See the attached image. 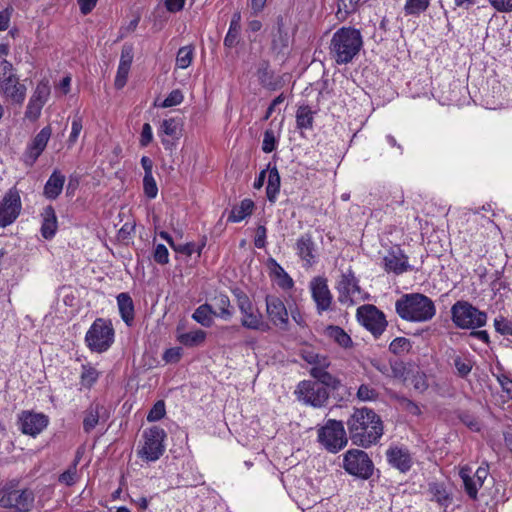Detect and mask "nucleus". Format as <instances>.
<instances>
[{
	"instance_id": "nucleus-1",
	"label": "nucleus",
	"mask_w": 512,
	"mask_h": 512,
	"mask_svg": "<svg viewBox=\"0 0 512 512\" xmlns=\"http://www.w3.org/2000/svg\"><path fill=\"white\" fill-rule=\"evenodd\" d=\"M346 425L352 444L362 448L377 444L384 433L381 417L367 407L354 409Z\"/></svg>"
},
{
	"instance_id": "nucleus-2",
	"label": "nucleus",
	"mask_w": 512,
	"mask_h": 512,
	"mask_svg": "<svg viewBox=\"0 0 512 512\" xmlns=\"http://www.w3.org/2000/svg\"><path fill=\"white\" fill-rule=\"evenodd\" d=\"M398 316L409 322H426L436 314L434 302L421 293L403 294L395 302Z\"/></svg>"
},
{
	"instance_id": "nucleus-3",
	"label": "nucleus",
	"mask_w": 512,
	"mask_h": 512,
	"mask_svg": "<svg viewBox=\"0 0 512 512\" xmlns=\"http://www.w3.org/2000/svg\"><path fill=\"white\" fill-rule=\"evenodd\" d=\"M363 45L359 30L352 27H342L332 36L330 55L339 65L347 64L359 53Z\"/></svg>"
},
{
	"instance_id": "nucleus-4",
	"label": "nucleus",
	"mask_w": 512,
	"mask_h": 512,
	"mask_svg": "<svg viewBox=\"0 0 512 512\" xmlns=\"http://www.w3.org/2000/svg\"><path fill=\"white\" fill-rule=\"evenodd\" d=\"M19 481H6L1 490L0 506L15 512H29L34 507L35 494L29 489H18Z\"/></svg>"
},
{
	"instance_id": "nucleus-5",
	"label": "nucleus",
	"mask_w": 512,
	"mask_h": 512,
	"mask_svg": "<svg viewBox=\"0 0 512 512\" xmlns=\"http://www.w3.org/2000/svg\"><path fill=\"white\" fill-rule=\"evenodd\" d=\"M451 319L460 329H477L486 325L487 313L479 310L470 302L459 300L451 307Z\"/></svg>"
},
{
	"instance_id": "nucleus-6",
	"label": "nucleus",
	"mask_w": 512,
	"mask_h": 512,
	"mask_svg": "<svg viewBox=\"0 0 512 512\" xmlns=\"http://www.w3.org/2000/svg\"><path fill=\"white\" fill-rule=\"evenodd\" d=\"M114 328L110 320L97 318L85 335V343L92 352L103 353L114 342Z\"/></svg>"
},
{
	"instance_id": "nucleus-7",
	"label": "nucleus",
	"mask_w": 512,
	"mask_h": 512,
	"mask_svg": "<svg viewBox=\"0 0 512 512\" xmlns=\"http://www.w3.org/2000/svg\"><path fill=\"white\" fill-rule=\"evenodd\" d=\"M234 295L242 314L241 325L250 330L268 331L269 325L264 321L263 315L253 305L248 295L239 289L234 291Z\"/></svg>"
},
{
	"instance_id": "nucleus-8",
	"label": "nucleus",
	"mask_w": 512,
	"mask_h": 512,
	"mask_svg": "<svg viewBox=\"0 0 512 512\" xmlns=\"http://www.w3.org/2000/svg\"><path fill=\"white\" fill-rule=\"evenodd\" d=\"M318 441L332 453H337L343 449L348 442L343 422L329 419L318 430Z\"/></svg>"
},
{
	"instance_id": "nucleus-9",
	"label": "nucleus",
	"mask_w": 512,
	"mask_h": 512,
	"mask_svg": "<svg viewBox=\"0 0 512 512\" xmlns=\"http://www.w3.org/2000/svg\"><path fill=\"white\" fill-rule=\"evenodd\" d=\"M344 470L357 478L367 480L374 472V464L368 454L359 449H350L344 454Z\"/></svg>"
},
{
	"instance_id": "nucleus-10",
	"label": "nucleus",
	"mask_w": 512,
	"mask_h": 512,
	"mask_svg": "<svg viewBox=\"0 0 512 512\" xmlns=\"http://www.w3.org/2000/svg\"><path fill=\"white\" fill-rule=\"evenodd\" d=\"M143 437L145 441L143 447L138 451L139 457L149 462L158 460L165 451V430L159 426H152L144 431Z\"/></svg>"
},
{
	"instance_id": "nucleus-11",
	"label": "nucleus",
	"mask_w": 512,
	"mask_h": 512,
	"mask_svg": "<svg viewBox=\"0 0 512 512\" xmlns=\"http://www.w3.org/2000/svg\"><path fill=\"white\" fill-rule=\"evenodd\" d=\"M297 399L314 408L326 406L329 399L328 390L318 382L303 380L299 382L295 390Z\"/></svg>"
},
{
	"instance_id": "nucleus-12",
	"label": "nucleus",
	"mask_w": 512,
	"mask_h": 512,
	"mask_svg": "<svg viewBox=\"0 0 512 512\" xmlns=\"http://www.w3.org/2000/svg\"><path fill=\"white\" fill-rule=\"evenodd\" d=\"M357 318L375 337H379L388 324L384 313L371 304L360 306L357 309Z\"/></svg>"
},
{
	"instance_id": "nucleus-13",
	"label": "nucleus",
	"mask_w": 512,
	"mask_h": 512,
	"mask_svg": "<svg viewBox=\"0 0 512 512\" xmlns=\"http://www.w3.org/2000/svg\"><path fill=\"white\" fill-rule=\"evenodd\" d=\"M22 208L20 194L17 189H10L0 202V227L12 224L19 216Z\"/></svg>"
},
{
	"instance_id": "nucleus-14",
	"label": "nucleus",
	"mask_w": 512,
	"mask_h": 512,
	"mask_svg": "<svg viewBox=\"0 0 512 512\" xmlns=\"http://www.w3.org/2000/svg\"><path fill=\"white\" fill-rule=\"evenodd\" d=\"M310 290L319 315L325 311L331 310L333 296L329 290L326 278H313L310 282Z\"/></svg>"
},
{
	"instance_id": "nucleus-15",
	"label": "nucleus",
	"mask_w": 512,
	"mask_h": 512,
	"mask_svg": "<svg viewBox=\"0 0 512 512\" xmlns=\"http://www.w3.org/2000/svg\"><path fill=\"white\" fill-rule=\"evenodd\" d=\"M18 421L21 432L32 437L40 434L49 423V419L46 415L31 411H23L19 415Z\"/></svg>"
},
{
	"instance_id": "nucleus-16",
	"label": "nucleus",
	"mask_w": 512,
	"mask_h": 512,
	"mask_svg": "<svg viewBox=\"0 0 512 512\" xmlns=\"http://www.w3.org/2000/svg\"><path fill=\"white\" fill-rule=\"evenodd\" d=\"M266 312L270 321L282 330L288 328V311L283 301L274 295H267L265 298Z\"/></svg>"
},
{
	"instance_id": "nucleus-17",
	"label": "nucleus",
	"mask_w": 512,
	"mask_h": 512,
	"mask_svg": "<svg viewBox=\"0 0 512 512\" xmlns=\"http://www.w3.org/2000/svg\"><path fill=\"white\" fill-rule=\"evenodd\" d=\"M52 129L50 126H45L40 132L32 139L31 143L27 146L23 155L25 164L32 166L42 152L45 150L47 143L51 137Z\"/></svg>"
},
{
	"instance_id": "nucleus-18",
	"label": "nucleus",
	"mask_w": 512,
	"mask_h": 512,
	"mask_svg": "<svg viewBox=\"0 0 512 512\" xmlns=\"http://www.w3.org/2000/svg\"><path fill=\"white\" fill-rule=\"evenodd\" d=\"M337 289L339 292L338 301L340 303L350 305L354 304V297L356 294H360L361 290L358 280L351 269L342 274Z\"/></svg>"
},
{
	"instance_id": "nucleus-19",
	"label": "nucleus",
	"mask_w": 512,
	"mask_h": 512,
	"mask_svg": "<svg viewBox=\"0 0 512 512\" xmlns=\"http://www.w3.org/2000/svg\"><path fill=\"white\" fill-rule=\"evenodd\" d=\"M384 268L387 272H393L400 275L413 268L408 264V257L399 248H392L383 258Z\"/></svg>"
},
{
	"instance_id": "nucleus-20",
	"label": "nucleus",
	"mask_w": 512,
	"mask_h": 512,
	"mask_svg": "<svg viewBox=\"0 0 512 512\" xmlns=\"http://www.w3.org/2000/svg\"><path fill=\"white\" fill-rule=\"evenodd\" d=\"M386 456L388 463L402 473L409 471L412 466V457L405 448L390 447L386 452Z\"/></svg>"
},
{
	"instance_id": "nucleus-21",
	"label": "nucleus",
	"mask_w": 512,
	"mask_h": 512,
	"mask_svg": "<svg viewBox=\"0 0 512 512\" xmlns=\"http://www.w3.org/2000/svg\"><path fill=\"white\" fill-rule=\"evenodd\" d=\"M297 255L311 266L316 261V246L312 239L311 234L306 233L301 235L296 241Z\"/></svg>"
},
{
	"instance_id": "nucleus-22",
	"label": "nucleus",
	"mask_w": 512,
	"mask_h": 512,
	"mask_svg": "<svg viewBox=\"0 0 512 512\" xmlns=\"http://www.w3.org/2000/svg\"><path fill=\"white\" fill-rule=\"evenodd\" d=\"M0 91L10 100L21 104L26 95V87L20 84L15 76L0 82Z\"/></svg>"
},
{
	"instance_id": "nucleus-23",
	"label": "nucleus",
	"mask_w": 512,
	"mask_h": 512,
	"mask_svg": "<svg viewBox=\"0 0 512 512\" xmlns=\"http://www.w3.org/2000/svg\"><path fill=\"white\" fill-rule=\"evenodd\" d=\"M267 265L270 270V277L275 279L280 288L288 290L293 287V279L274 258H269Z\"/></svg>"
},
{
	"instance_id": "nucleus-24",
	"label": "nucleus",
	"mask_w": 512,
	"mask_h": 512,
	"mask_svg": "<svg viewBox=\"0 0 512 512\" xmlns=\"http://www.w3.org/2000/svg\"><path fill=\"white\" fill-rule=\"evenodd\" d=\"M116 299L121 319L128 327L133 326L135 309L131 296L126 292H122L117 295Z\"/></svg>"
},
{
	"instance_id": "nucleus-25",
	"label": "nucleus",
	"mask_w": 512,
	"mask_h": 512,
	"mask_svg": "<svg viewBox=\"0 0 512 512\" xmlns=\"http://www.w3.org/2000/svg\"><path fill=\"white\" fill-rule=\"evenodd\" d=\"M277 30L272 33L271 49L277 54L284 53L289 47V35L284 27L282 16L277 18Z\"/></svg>"
},
{
	"instance_id": "nucleus-26",
	"label": "nucleus",
	"mask_w": 512,
	"mask_h": 512,
	"mask_svg": "<svg viewBox=\"0 0 512 512\" xmlns=\"http://www.w3.org/2000/svg\"><path fill=\"white\" fill-rule=\"evenodd\" d=\"M43 221L41 225V235L43 238L52 239L57 231L58 222L54 208L51 205L46 206L41 214Z\"/></svg>"
},
{
	"instance_id": "nucleus-27",
	"label": "nucleus",
	"mask_w": 512,
	"mask_h": 512,
	"mask_svg": "<svg viewBox=\"0 0 512 512\" xmlns=\"http://www.w3.org/2000/svg\"><path fill=\"white\" fill-rule=\"evenodd\" d=\"M65 179L59 170H54L44 185L43 195L50 200L56 199L63 190Z\"/></svg>"
},
{
	"instance_id": "nucleus-28",
	"label": "nucleus",
	"mask_w": 512,
	"mask_h": 512,
	"mask_svg": "<svg viewBox=\"0 0 512 512\" xmlns=\"http://www.w3.org/2000/svg\"><path fill=\"white\" fill-rule=\"evenodd\" d=\"M105 410L104 406L98 402H93L84 412L83 430L90 433L99 423L102 418V412Z\"/></svg>"
},
{
	"instance_id": "nucleus-29",
	"label": "nucleus",
	"mask_w": 512,
	"mask_h": 512,
	"mask_svg": "<svg viewBox=\"0 0 512 512\" xmlns=\"http://www.w3.org/2000/svg\"><path fill=\"white\" fill-rule=\"evenodd\" d=\"M268 181L266 187L267 199L270 203H275L277 195L280 191V175L276 166L270 168L268 165Z\"/></svg>"
},
{
	"instance_id": "nucleus-30",
	"label": "nucleus",
	"mask_w": 512,
	"mask_h": 512,
	"mask_svg": "<svg viewBox=\"0 0 512 512\" xmlns=\"http://www.w3.org/2000/svg\"><path fill=\"white\" fill-rule=\"evenodd\" d=\"M214 316L224 320H230L234 314L230 299L225 294H219L214 298Z\"/></svg>"
},
{
	"instance_id": "nucleus-31",
	"label": "nucleus",
	"mask_w": 512,
	"mask_h": 512,
	"mask_svg": "<svg viewBox=\"0 0 512 512\" xmlns=\"http://www.w3.org/2000/svg\"><path fill=\"white\" fill-rule=\"evenodd\" d=\"M325 334L342 348L347 349L353 346L351 337L340 326L329 325Z\"/></svg>"
},
{
	"instance_id": "nucleus-32",
	"label": "nucleus",
	"mask_w": 512,
	"mask_h": 512,
	"mask_svg": "<svg viewBox=\"0 0 512 512\" xmlns=\"http://www.w3.org/2000/svg\"><path fill=\"white\" fill-rule=\"evenodd\" d=\"M428 491L432 495L431 500L437 502L442 507H448L452 503V497L447 492L444 484L431 482L428 485Z\"/></svg>"
},
{
	"instance_id": "nucleus-33",
	"label": "nucleus",
	"mask_w": 512,
	"mask_h": 512,
	"mask_svg": "<svg viewBox=\"0 0 512 512\" xmlns=\"http://www.w3.org/2000/svg\"><path fill=\"white\" fill-rule=\"evenodd\" d=\"M258 81L260 84L269 89L276 90L278 87V83L274 79V73L270 70V65L267 61H262L256 72Z\"/></svg>"
},
{
	"instance_id": "nucleus-34",
	"label": "nucleus",
	"mask_w": 512,
	"mask_h": 512,
	"mask_svg": "<svg viewBox=\"0 0 512 512\" xmlns=\"http://www.w3.org/2000/svg\"><path fill=\"white\" fill-rule=\"evenodd\" d=\"M254 202L251 199H244L240 205L234 206L228 216L229 222H240L251 215L254 210Z\"/></svg>"
},
{
	"instance_id": "nucleus-35",
	"label": "nucleus",
	"mask_w": 512,
	"mask_h": 512,
	"mask_svg": "<svg viewBox=\"0 0 512 512\" xmlns=\"http://www.w3.org/2000/svg\"><path fill=\"white\" fill-rule=\"evenodd\" d=\"M459 476L463 481L467 495L472 500H476L478 497V491L481 487L478 486L476 480L471 476V469L468 466L462 467L459 471Z\"/></svg>"
},
{
	"instance_id": "nucleus-36",
	"label": "nucleus",
	"mask_w": 512,
	"mask_h": 512,
	"mask_svg": "<svg viewBox=\"0 0 512 512\" xmlns=\"http://www.w3.org/2000/svg\"><path fill=\"white\" fill-rule=\"evenodd\" d=\"M206 338V332L198 329L177 336V341L186 347H197L201 345Z\"/></svg>"
},
{
	"instance_id": "nucleus-37",
	"label": "nucleus",
	"mask_w": 512,
	"mask_h": 512,
	"mask_svg": "<svg viewBox=\"0 0 512 512\" xmlns=\"http://www.w3.org/2000/svg\"><path fill=\"white\" fill-rule=\"evenodd\" d=\"M314 112L308 105L299 106L296 112V124L299 129H312Z\"/></svg>"
},
{
	"instance_id": "nucleus-38",
	"label": "nucleus",
	"mask_w": 512,
	"mask_h": 512,
	"mask_svg": "<svg viewBox=\"0 0 512 512\" xmlns=\"http://www.w3.org/2000/svg\"><path fill=\"white\" fill-rule=\"evenodd\" d=\"M213 306L205 303L200 305L193 313L192 318L204 327H210L213 323Z\"/></svg>"
},
{
	"instance_id": "nucleus-39",
	"label": "nucleus",
	"mask_w": 512,
	"mask_h": 512,
	"mask_svg": "<svg viewBox=\"0 0 512 512\" xmlns=\"http://www.w3.org/2000/svg\"><path fill=\"white\" fill-rule=\"evenodd\" d=\"M453 363L458 376L461 378H466L474 365V361L469 355H455L453 357Z\"/></svg>"
},
{
	"instance_id": "nucleus-40",
	"label": "nucleus",
	"mask_w": 512,
	"mask_h": 512,
	"mask_svg": "<svg viewBox=\"0 0 512 512\" xmlns=\"http://www.w3.org/2000/svg\"><path fill=\"white\" fill-rule=\"evenodd\" d=\"M194 57V47L192 45L181 47L176 55V67L180 69L188 68Z\"/></svg>"
},
{
	"instance_id": "nucleus-41",
	"label": "nucleus",
	"mask_w": 512,
	"mask_h": 512,
	"mask_svg": "<svg viewBox=\"0 0 512 512\" xmlns=\"http://www.w3.org/2000/svg\"><path fill=\"white\" fill-rule=\"evenodd\" d=\"M99 378V372L90 365H82L80 384L85 388H91Z\"/></svg>"
},
{
	"instance_id": "nucleus-42",
	"label": "nucleus",
	"mask_w": 512,
	"mask_h": 512,
	"mask_svg": "<svg viewBox=\"0 0 512 512\" xmlns=\"http://www.w3.org/2000/svg\"><path fill=\"white\" fill-rule=\"evenodd\" d=\"M411 341L405 337H397L389 344V351L394 355H404L410 352Z\"/></svg>"
},
{
	"instance_id": "nucleus-43",
	"label": "nucleus",
	"mask_w": 512,
	"mask_h": 512,
	"mask_svg": "<svg viewBox=\"0 0 512 512\" xmlns=\"http://www.w3.org/2000/svg\"><path fill=\"white\" fill-rule=\"evenodd\" d=\"M302 359L313 366L329 367L330 361L327 356L315 353L312 350L303 351Z\"/></svg>"
},
{
	"instance_id": "nucleus-44",
	"label": "nucleus",
	"mask_w": 512,
	"mask_h": 512,
	"mask_svg": "<svg viewBox=\"0 0 512 512\" xmlns=\"http://www.w3.org/2000/svg\"><path fill=\"white\" fill-rule=\"evenodd\" d=\"M430 0H406L404 11L406 15H419L427 10Z\"/></svg>"
},
{
	"instance_id": "nucleus-45",
	"label": "nucleus",
	"mask_w": 512,
	"mask_h": 512,
	"mask_svg": "<svg viewBox=\"0 0 512 512\" xmlns=\"http://www.w3.org/2000/svg\"><path fill=\"white\" fill-rule=\"evenodd\" d=\"M494 328L503 336H512V321L502 315L494 319Z\"/></svg>"
},
{
	"instance_id": "nucleus-46",
	"label": "nucleus",
	"mask_w": 512,
	"mask_h": 512,
	"mask_svg": "<svg viewBox=\"0 0 512 512\" xmlns=\"http://www.w3.org/2000/svg\"><path fill=\"white\" fill-rule=\"evenodd\" d=\"M50 95V86L47 81H41L37 84L31 99L45 104Z\"/></svg>"
},
{
	"instance_id": "nucleus-47",
	"label": "nucleus",
	"mask_w": 512,
	"mask_h": 512,
	"mask_svg": "<svg viewBox=\"0 0 512 512\" xmlns=\"http://www.w3.org/2000/svg\"><path fill=\"white\" fill-rule=\"evenodd\" d=\"M360 0H339L337 15L340 18H346V16L352 12H355Z\"/></svg>"
},
{
	"instance_id": "nucleus-48",
	"label": "nucleus",
	"mask_w": 512,
	"mask_h": 512,
	"mask_svg": "<svg viewBox=\"0 0 512 512\" xmlns=\"http://www.w3.org/2000/svg\"><path fill=\"white\" fill-rule=\"evenodd\" d=\"M356 395L360 401H374L378 398L379 393L370 385L361 384L357 390Z\"/></svg>"
},
{
	"instance_id": "nucleus-49",
	"label": "nucleus",
	"mask_w": 512,
	"mask_h": 512,
	"mask_svg": "<svg viewBox=\"0 0 512 512\" xmlns=\"http://www.w3.org/2000/svg\"><path fill=\"white\" fill-rule=\"evenodd\" d=\"M460 421L472 431H480L481 425L476 416L469 413L468 411H462L459 413Z\"/></svg>"
},
{
	"instance_id": "nucleus-50",
	"label": "nucleus",
	"mask_w": 512,
	"mask_h": 512,
	"mask_svg": "<svg viewBox=\"0 0 512 512\" xmlns=\"http://www.w3.org/2000/svg\"><path fill=\"white\" fill-rule=\"evenodd\" d=\"M82 128H83V120H82V117L77 112L74 115L73 120H72L71 133H70V136L68 139V142L70 145H73L76 143Z\"/></svg>"
},
{
	"instance_id": "nucleus-51",
	"label": "nucleus",
	"mask_w": 512,
	"mask_h": 512,
	"mask_svg": "<svg viewBox=\"0 0 512 512\" xmlns=\"http://www.w3.org/2000/svg\"><path fill=\"white\" fill-rule=\"evenodd\" d=\"M143 189L145 195L149 199H154L158 193V187L153 175H144L143 178Z\"/></svg>"
},
{
	"instance_id": "nucleus-52",
	"label": "nucleus",
	"mask_w": 512,
	"mask_h": 512,
	"mask_svg": "<svg viewBox=\"0 0 512 512\" xmlns=\"http://www.w3.org/2000/svg\"><path fill=\"white\" fill-rule=\"evenodd\" d=\"M240 31L241 26L229 25L228 32L224 38V46L228 48L236 46L239 42Z\"/></svg>"
},
{
	"instance_id": "nucleus-53",
	"label": "nucleus",
	"mask_w": 512,
	"mask_h": 512,
	"mask_svg": "<svg viewBox=\"0 0 512 512\" xmlns=\"http://www.w3.org/2000/svg\"><path fill=\"white\" fill-rule=\"evenodd\" d=\"M43 106L44 104L30 98L25 111V117L31 121H35L39 118Z\"/></svg>"
},
{
	"instance_id": "nucleus-54",
	"label": "nucleus",
	"mask_w": 512,
	"mask_h": 512,
	"mask_svg": "<svg viewBox=\"0 0 512 512\" xmlns=\"http://www.w3.org/2000/svg\"><path fill=\"white\" fill-rule=\"evenodd\" d=\"M165 403L162 400L157 401L147 415L149 422L162 419L165 416Z\"/></svg>"
},
{
	"instance_id": "nucleus-55",
	"label": "nucleus",
	"mask_w": 512,
	"mask_h": 512,
	"mask_svg": "<svg viewBox=\"0 0 512 512\" xmlns=\"http://www.w3.org/2000/svg\"><path fill=\"white\" fill-rule=\"evenodd\" d=\"M153 259L160 265H166L169 262V252L165 245L157 244L154 249Z\"/></svg>"
},
{
	"instance_id": "nucleus-56",
	"label": "nucleus",
	"mask_w": 512,
	"mask_h": 512,
	"mask_svg": "<svg viewBox=\"0 0 512 512\" xmlns=\"http://www.w3.org/2000/svg\"><path fill=\"white\" fill-rule=\"evenodd\" d=\"M319 384L323 385L327 390H337L341 387V381L337 377L333 376L331 373L326 371V373L323 375V377L318 382Z\"/></svg>"
},
{
	"instance_id": "nucleus-57",
	"label": "nucleus",
	"mask_w": 512,
	"mask_h": 512,
	"mask_svg": "<svg viewBox=\"0 0 512 512\" xmlns=\"http://www.w3.org/2000/svg\"><path fill=\"white\" fill-rule=\"evenodd\" d=\"M183 101V94L179 89L173 90L162 102L161 107L168 108L179 105Z\"/></svg>"
},
{
	"instance_id": "nucleus-58",
	"label": "nucleus",
	"mask_w": 512,
	"mask_h": 512,
	"mask_svg": "<svg viewBox=\"0 0 512 512\" xmlns=\"http://www.w3.org/2000/svg\"><path fill=\"white\" fill-rule=\"evenodd\" d=\"M77 478V470L75 469V465H71L59 476V482L64 483L67 486H72L76 483Z\"/></svg>"
},
{
	"instance_id": "nucleus-59",
	"label": "nucleus",
	"mask_w": 512,
	"mask_h": 512,
	"mask_svg": "<svg viewBox=\"0 0 512 512\" xmlns=\"http://www.w3.org/2000/svg\"><path fill=\"white\" fill-rule=\"evenodd\" d=\"M161 128L166 135L176 136L179 128V120L176 118L164 119Z\"/></svg>"
},
{
	"instance_id": "nucleus-60",
	"label": "nucleus",
	"mask_w": 512,
	"mask_h": 512,
	"mask_svg": "<svg viewBox=\"0 0 512 512\" xmlns=\"http://www.w3.org/2000/svg\"><path fill=\"white\" fill-rule=\"evenodd\" d=\"M131 67L127 66H118V70L115 77L114 85L117 89H122L127 82L128 74Z\"/></svg>"
},
{
	"instance_id": "nucleus-61",
	"label": "nucleus",
	"mask_w": 512,
	"mask_h": 512,
	"mask_svg": "<svg viewBox=\"0 0 512 512\" xmlns=\"http://www.w3.org/2000/svg\"><path fill=\"white\" fill-rule=\"evenodd\" d=\"M405 372L406 367L402 361H390V373L387 376L400 379L404 377Z\"/></svg>"
},
{
	"instance_id": "nucleus-62",
	"label": "nucleus",
	"mask_w": 512,
	"mask_h": 512,
	"mask_svg": "<svg viewBox=\"0 0 512 512\" xmlns=\"http://www.w3.org/2000/svg\"><path fill=\"white\" fill-rule=\"evenodd\" d=\"M276 148V139L273 131L267 130L264 133V138L262 142V150L265 153H271Z\"/></svg>"
},
{
	"instance_id": "nucleus-63",
	"label": "nucleus",
	"mask_w": 512,
	"mask_h": 512,
	"mask_svg": "<svg viewBox=\"0 0 512 512\" xmlns=\"http://www.w3.org/2000/svg\"><path fill=\"white\" fill-rule=\"evenodd\" d=\"M490 5L498 12H512V0H488Z\"/></svg>"
},
{
	"instance_id": "nucleus-64",
	"label": "nucleus",
	"mask_w": 512,
	"mask_h": 512,
	"mask_svg": "<svg viewBox=\"0 0 512 512\" xmlns=\"http://www.w3.org/2000/svg\"><path fill=\"white\" fill-rule=\"evenodd\" d=\"M497 381L499 382L502 391L506 393L509 399H512V379L505 374H501L497 376Z\"/></svg>"
}]
</instances>
